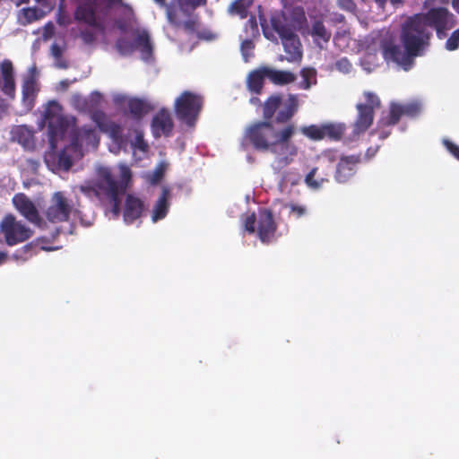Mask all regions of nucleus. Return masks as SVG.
Here are the masks:
<instances>
[{
  "instance_id": "obj_9",
  "label": "nucleus",
  "mask_w": 459,
  "mask_h": 459,
  "mask_svg": "<svg viewBox=\"0 0 459 459\" xmlns=\"http://www.w3.org/2000/svg\"><path fill=\"white\" fill-rule=\"evenodd\" d=\"M203 100L190 91H184L175 102V113L178 120L194 126L202 109Z\"/></svg>"
},
{
  "instance_id": "obj_42",
  "label": "nucleus",
  "mask_w": 459,
  "mask_h": 459,
  "mask_svg": "<svg viewBox=\"0 0 459 459\" xmlns=\"http://www.w3.org/2000/svg\"><path fill=\"white\" fill-rule=\"evenodd\" d=\"M364 96L366 99V103H362L363 105L371 106L373 110L375 109V108H377L379 106L380 100L375 93L370 91H365Z\"/></svg>"
},
{
  "instance_id": "obj_11",
  "label": "nucleus",
  "mask_w": 459,
  "mask_h": 459,
  "mask_svg": "<svg viewBox=\"0 0 459 459\" xmlns=\"http://www.w3.org/2000/svg\"><path fill=\"white\" fill-rule=\"evenodd\" d=\"M295 80L296 75L289 71L260 66L248 74L247 82L248 86H262L266 81L274 84H290Z\"/></svg>"
},
{
  "instance_id": "obj_24",
  "label": "nucleus",
  "mask_w": 459,
  "mask_h": 459,
  "mask_svg": "<svg viewBox=\"0 0 459 459\" xmlns=\"http://www.w3.org/2000/svg\"><path fill=\"white\" fill-rule=\"evenodd\" d=\"M12 137L25 149L33 150L35 148L34 131L25 125L14 126L12 129Z\"/></svg>"
},
{
  "instance_id": "obj_20",
  "label": "nucleus",
  "mask_w": 459,
  "mask_h": 459,
  "mask_svg": "<svg viewBox=\"0 0 459 459\" xmlns=\"http://www.w3.org/2000/svg\"><path fill=\"white\" fill-rule=\"evenodd\" d=\"M13 203L20 213L28 221L40 226L42 219L34 204L24 194L15 195Z\"/></svg>"
},
{
  "instance_id": "obj_22",
  "label": "nucleus",
  "mask_w": 459,
  "mask_h": 459,
  "mask_svg": "<svg viewBox=\"0 0 459 459\" xmlns=\"http://www.w3.org/2000/svg\"><path fill=\"white\" fill-rule=\"evenodd\" d=\"M358 116L352 125V134L358 136L365 133L373 124L374 111L371 106L357 104Z\"/></svg>"
},
{
  "instance_id": "obj_27",
  "label": "nucleus",
  "mask_w": 459,
  "mask_h": 459,
  "mask_svg": "<svg viewBox=\"0 0 459 459\" xmlns=\"http://www.w3.org/2000/svg\"><path fill=\"white\" fill-rule=\"evenodd\" d=\"M311 36L314 38L315 43L323 48L324 45L326 44L331 39V32L326 30L325 25L320 21H316L310 30Z\"/></svg>"
},
{
  "instance_id": "obj_46",
  "label": "nucleus",
  "mask_w": 459,
  "mask_h": 459,
  "mask_svg": "<svg viewBox=\"0 0 459 459\" xmlns=\"http://www.w3.org/2000/svg\"><path fill=\"white\" fill-rule=\"evenodd\" d=\"M443 144L446 148V150L456 159L459 160V146L449 140H444Z\"/></svg>"
},
{
  "instance_id": "obj_28",
  "label": "nucleus",
  "mask_w": 459,
  "mask_h": 459,
  "mask_svg": "<svg viewBox=\"0 0 459 459\" xmlns=\"http://www.w3.org/2000/svg\"><path fill=\"white\" fill-rule=\"evenodd\" d=\"M0 86H15V72L9 59L0 63Z\"/></svg>"
},
{
  "instance_id": "obj_26",
  "label": "nucleus",
  "mask_w": 459,
  "mask_h": 459,
  "mask_svg": "<svg viewBox=\"0 0 459 459\" xmlns=\"http://www.w3.org/2000/svg\"><path fill=\"white\" fill-rule=\"evenodd\" d=\"M170 195L169 189L167 187H163L161 191V195L157 200L153 210H152V220L153 222H156L160 220H162L166 217L168 212H169V198Z\"/></svg>"
},
{
  "instance_id": "obj_12",
  "label": "nucleus",
  "mask_w": 459,
  "mask_h": 459,
  "mask_svg": "<svg viewBox=\"0 0 459 459\" xmlns=\"http://www.w3.org/2000/svg\"><path fill=\"white\" fill-rule=\"evenodd\" d=\"M72 212L79 213V211L74 207V204L64 194V192H55L50 199V204L45 212L46 218L53 223L68 221Z\"/></svg>"
},
{
  "instance_id": "obj_58",
  "label": "nucleus",
  "mask_w": 459,
  "mask_h": 459,
  "mask_svg": "<svg viewBox=\"0 0 459 459\" xmlns=\"http://www.w3.org/2000/svg\"><path fill=\"white\" fill-rule=\"evenodd\" d=\"M156 4H160V6L162 7H166L169 5V4H166V0H153Z\"/></svg>"
},
{
  "instance_id": "obj_47",
  "label": "nucleus",
  "mask_w": 459,
  "mask_h": 459,
  "mask_svg": "<svg viewBox=\"0 0 459 459\" xmlns=\"http://www.w3.org/2000/svg\"><path fill=\"white\" fill-rule=\"evenodd\" d=\"M337 4L342 10L352 12L355 10V4L353 0H337Z\"/></svg>"
},
{
  "instance_id": "obj_48",
  "label": "nucleus",
  "mask_w": 459,
  "mask_h": 459,
  "mask_svg": "<svg viewBox=\"0 0 459 459\" xmlns=\"http://www.w3.org/2000/svg\"><path fill=\"white\" fill-rule=\"evenodd\" d=\"M379 150V145L370 146L367 149L364 156H362V161H368L376 156Z\"/></svg>"
},
{
  "instance_id": "obj_21",
  "label": "nucleus",
  "mask_w": 459,
  "mask_h": 459,
  "mask_svg": "<svg viewBox=\"0 0 459 459\" xmlns=\"http://www.w3.org/2000/svg\"><path fill=\"white\" fill-rule=\"evenodd\" d=\"M173 120L167 109H160L152 120V131L155 138L169 136L173 130Z\"/></svg>"
},
{
  "instance_id": "obj_17",
  "label": "nucleus",
  "mask_w": 459,
  "mask_h": 459,
  "mask_svg": "<svg viewBox=\"0 0 459 459\" xmlns=\"http://www.w3.org/2000/svg\"><path fill=\"white\" fill-rule=\"evenodd\" d=\"M362 162L361 153L342 155L336 164L334 178L338 183H347L357 173V167Z\"/></svg>"
},
{
  "instance_id": "obj_60",
  "label": "nucleus",
  "mask_w": 459,
  "mask_h": 459,
  "mask_svg": "<svg viewBox=\"0 0 459 459\" xmlns=\"http://www.w3.org/2000/svg\"><path fill=\"white\" fill-rule=\"evenodd\" d=\"M453 5L459 13V0H453Z\"/></svg>"
},
{
  "instance_id": "obj_2",
  "label": "nucleus",
  "mask_w": 459,
  "mask_h": 459,
  "mask_svg": "<svg viewBox=\"0 0 459 459\" xmlns=\"http://www.w3.org/2000/svg\"><path fill=\"white\" fill-rule=\"evenodd\" d=\"M72 120L63 114V108L56 101L52 100L48 103L42 114V118L39 126L42 129L45 126L48 127V138L51 153L45 157L46 162L51 160L55 162L57 169L68 171L73 166V160L69 152L74 150L71 148V143L63 149L60 152L55 153L57 143L61 140L72 125Z\"/></svg>"
},
{
  "instance_id": "obj_37",
  "label": "nucleus",
  "mask_w": 459,
  "mask_h": 459,
  "mask_svg": "<svg viewBox=\"0 0 459 459\" xmlns=\"http://www.w3.org/2000/svg\"><path fill=\"white\" fill-rule=\"evenodd\" d=\"M459 47V28L455 30L446 42V48L454 51Z\"/></svg>"
},
{
  "instance_id": "obj_38",
  "label": "nucleus",
  "mask_w": 459,
  "mask_h": 459,
  "mask_svg": "<svg viewBox=\"0 0 459 459\" xmlns=\"http://www.w3.org/2000/svg\"><path fill=\"white\" fill-rule=\"evenodd\" d=\"M290 209V213L294 215L296 218H301L307 212V209L304 205L290 203L285 205Z\"/></svg>"
},
{
  "instance_id": "obj_7",
  "label": "nucleus",
  "mask_w": 459,
  "mask_h": 459,
  "mask_svg": "<svg viewBox=\"0 0 459 459\" xmlns=\"http://www.w3.org/2000/svg\"><path fill=\"white\" fill-rule=\"evenodd\" d=\"M421 112V105L417 101L400 103L391 102L386 116L382 117L377 125L380 140L386 139L391 134L389 127L397 125L403 117L415 118Z\"/></svg>"
},
{
  "instance_id": "obj_40",
  "label": "nucleus",
  "mask_w": 459,
  "mask_h": 459,
  "mask_svg": "<svg viewBox=\"0 0 459 459\" xmlns=\"http://www.w3.org/2000/svg\"><path fill=\"white\" fill-rule=\"evenodd\" d=\"M133 147L142 152H146L148 150V144L144 141L143 134L142 132H136L135 139L133 143Z\"/></svg>"
},
{
  "instance_id": "obj_53",
  "label": "nucleus",
  "mask_w": 459,
  "mask_h": 459,
  "mask_svg": "<svg viewBox=\"0 0 459 459\" xmlns=\"http://www.w3.org/2000/svg\"><path fill=\"white\" fill-rule=\"evenodd\" d=\"M53 29H54L53 25L46 26V28H45V30H46L45 37H50L51 34L53 33Z\"/></svg>"
},
{
  "instance_id": "obj_57",
  "label": "nucleus",
  "mask_w": 459,
  "mask_h": 459,
  "mask_svg": "<svg viewBox=\"0 0 459 459\" xmlns=\"http://www.w3.org/2000/svg\"><path fill=\"white\" fill-rule=\"evenodd\" d=\"M250 102L254 105H261V100L257 97H252Z\"/></svg>"
},
{
  "instance_id": "obj_32",
  "label": "nucleus",
  "mask_w": 459,
  "mask_h": 459,
  "mask_svg": "<svg viewBox=\"0 0 459 459\" xmlns=\"http://www.w3.org/2000/svg\"><path fill=\"white\" fill-rule=\"evenodd\" d=\"M127 107L132 116L137 119L142 118L150 110L149 105L139 99H131Z\"/></svg>"
},
{
  "instance_id": "obj_23",
  "label": "nucleus",
  "mask_w": 459,
  "mask_h": 459,
  "mask_svg": "<svg viewBox=\"0 0 459 459\" xmlns=\"http://www.w3.org/2000/svg\"><path fill=\"white\" fill-rule=\"evenodd\" d=\"M144 204L140 198L127 195L123 214L125 222L126 224L133 223L142 216Z\"/></svg>"
},
{
  "instance_id": "obj_45",
  "label": "nucleus",
  "mask_w": 459,
  "mask_h": 459,
  "mask_svg": "<svg viewBox=\"0 0 459 459\" xmlns=\"http://www.w3.org/2000/svg\"><path fill=\"white\" fill-rule=\"evenodd\" d=\"M37 70L36 67L32 66L28 70V74L24 78L23 86H32L36 83Z\"/></svg>"
},
{
  "instance_id": "obj_50",
  "label": "nucleus",
  "mask_w": 459,
  "mask_h": 459,
  "mask_svg": "<svg viewBox=\"0 0 459 459\" xmlns=\"http://www.w3.org/2000/svg\"><path fill=\"white\" fill-rule=\"evenodd\" d=\"M164 171L165 169L162 165L158 167L153 172L152 182L154 184L160 182L164 176Z\"/></svg>"
},
{
  "instance_id": "obj_8",
  "label": "nucleus",
  "mask_w": 459,
  "mask_h": 459,
  "mask_svg": "<svg viewBox=\"0 0 459 459\" xmlns=\"http://www.w3.org/2000/svg\"><path fill=\"white\" fill-rule=\"evenodd\" d=\"M423 16L416 14L409 18L403 26L402 41L406 48L419 52L424 50L431 35V30L423 22Z\"/></svg>"
},
{
  "instance_id": "obj_5",
  "label": "nucleus",
  "mask_w": 459,
  "mask_h": 459,
  "mask_svg": "<svg viewBox=\"0 0 459 459\" xmlns=\"http://www.w3.org/2000/svg\"><path fill=\"white\" fill-rule=\"evenodd\" d=\"M264 35L266 39L276 41L275 33L281 40L284 51L288 55V61H299L302 57V47L294 29L287 22L284 13H276L271 18V27L263 26Z\"/></svg>"
},
{
  "instance_id": "obj_49",
  "label": "nucleus",
  "mask_w": 459,
  "mask_h": 459,
  "mask_svg": "<svg viewBox=\"0 0 459 459\" xmlns=\"http://www.w3.org/2000/svg\"><path fill=\"white\" fill-rule=\"evenodd\" d=\"M43 242H45L44 238H38L35 241V243H30V244L24 246L23 248L27 250V249H30L33 247H39V248L40 250L50 251V250H54L55 249L54 247L40 246V244L43 243Z\"/></svg>"
},
{
  "instance_id": "obj_29",
  "label": "nucleus",
  "mask_w": 459,
  "mask_h": 459,
  "mask_svg": "<svg viewBox=\"0 0 459 459\" xmlns=\"http://www.w3.org/2000/svg\"><path fill=\"white\" fill-rule=\"evenodd\" d=\"M49 11L42 6L40 8H24L21 10L18 20L21 24L26 25L42 18Z\"/></svg>"
},
{
  "instance_id": "obj_51",
  "label": "nucleus",
  "mask_w": 459,
  "mask_h": 459,
  "mask_svg": "<svg viewBox=\"0 0 459 459\" xmlns=\"http://www.w3.org/2000/svg\"><path fill=\"white\" fill-rule=\"evenodd\" d=\"M38 4L46 8L47 10H51L54 4H56V0H34Z\"/></svg>"
},
{
  "instance_id": "obj_61",
  "label": "nucleus",
  "mask_w": 459,
  "mask_h": 459,
  "mask_svg": "<svg viewBox=\"0 0 459 459\" xmlns=\"http://www.w3.org/2000/svg\"><path fill=\"white\" fill-rule=\"evenodd\" d=\"M58 22L61 24V25H66L68 23V22L65 19V18H62L60 17L58 19Z\"/></svg>"
},
{
  "instance_id": "obj_18",
  "label": "nucleus",
  "mask_w": 459,
  "mask_h": 459,
  "mask_svg": "<svg viewBox=\"0 0 459 459\" xmlns=\"http://www.w3.org/2000/svg\"><path fill=\"white\" fill-rule=\"evenodd\" d=\"M277 230V223L273 214L269 209H261L257 220V236L261 242L268 244L274 238Z\"/></svg>"
},
{
  "instance_id": "obj_59",
  "label": "nucleus",
  "mask_w": 459,
  "mask_h": 459,
  "mask_svg": "<svg viewBox=\"0 0 459 459\" xmlns=\"http://www.w3.org/2000/svg\"><path fill=\"white\" fill-rule=\"evenodd\" d=\"M387 0H375L380 8H384Z\"/></svg>"
},
{
  "instance_id": "obj_33",
  "label": "nucleus",
  "mask_w": 459,
  "mask_h": 459,
  "mask_svg": "<svg viewBox=\"0 0 459 459\" xmlns=\"http://www.w3.org/2000/svg\"><path fill=\"white\" fill-rule=\"evenodd\" d=\"M38 90L39 88H22V104L26 112L33 108Z\"/></svg>"
},
{
  "instance_id": "obj_63",
  "label": "nucleus",
  "mask_w": 459,
  "mask_h": 459,
  "mask_svg": "<svg viewBox=\"0 0 459 459\" xmlns=\"http://www.w3.org/2000/svg\"><path fill=\"white\" fill-rule=\"evenodd\" d=\"M391 3L394 4V6H397L402 3V0H391Z\"/></svg>"
},
{
  "instance_id": "obj_36",
  "label": "nucleus",
  "mask_w": 459,
  "mask_h": 459,
  "mask_svg": "<svg viewBox=\"0 0 459 459\" xmlns=\"http://www.w3.org/2000/svg\"><path fill=\"white\" fill-rule=\"evenodd\" d=\"M317 168H313L306 176L305 182L306 184L313 189H317L321 186L323 179L321 181L316 180L314 178L316 174Z\"/></svg>"
},
{
  "instance_id": "obj_34",
  "label": "nucleus",
  "mask_w": 459,
  "mask_h": 459,
  "mask_svg": "<svg viewBox=\"0 0 459 459\" xmlns=\"http://www.w3.org/2000/svg\"><path fill=\"white\" fill-rule=\"evenodd\" d=\"M297 101L294 98H290V104L282 110H280L276 116V121L278 123L288 122L294 115L297 109Z\"/></svg>"
},
{
  "instance_id": "obj_16",
  "label": "nucleus",
  "mask_w": 459,
  "mask_h": 459,
  "mask_svg": "<svg viewBox=\"0 0 459 459\" xmlns=\"http://www.w3.org/2000/svg\"><path fill=\"white\" fill-rule=\"evenodd\" d=\"M411 48L397 46L392 43L385 44L383 46V56L386 61H393L397 65L403 67L404 70L411 68L415 56H420Z\"/></svg>"
},
{
  "instance_id": "obj_62",
  "label": "nucleus",
  "mask_w": 459,
  "mask_h": 459,
  "mask_svg": "<svg viewBox=\"0 0 459 459\" xmlns=\"http://www.w3.org/2000/svg\"><path fill=\"white\" fill-rule=\"evenodd\" d=\"M296 13L300 16V18H304V13L301 9H297Z\"/></svg>"
},
{
  "instance_id": "obj_13",
  "label": "nucleus",
  "mask_w": 459,
  "mask_h": 459,
  "mask_svg": "<svg viewBox=\"0 0 459 459\" xmlns=\"http://www.w3.org/2000/svg\"><path fill=\"white\" fill-rule=\"evenodd\" d=\"M123 4L122 0H81L75 12V18L91 26H100L97 10L101 5L111 8Z\"/></svg>"
},
{
  "instance_id": "obj_19",
  "label": "nucleus",
  "mask_w": 459,
  "mask_h": 459,
  "mask_svg": "<svg viewBox=\"0 0 459 459\" xmlns=\"http://www.w3.org/2000/svg\"><path fill=\"white\" fill-rule=\"evenodd\" d=\"M100 138L95 129L88 126H83L77 129L71 141V148L74 150L75 153L82 155V149L85 146L86 148L96 149L99 145Z\"/></svg>"
},
{
  "instance_id": "obj_41",
  "label": "nucleus",
  "mask_w": 459,
  "mask_h": 459,
  "mask_svg": "<svg viewBox=\"0 0 459 459\" xmlns=\"http://www.w3.org/2000/svg\"><path fill=\"white\" fill-rule=\"evenodd\" d=\"M255 223H256V216L255 212H252L250 215L247 216L244 221L245 230L253 234L255 232Z\"/></svg>"
},
{
  "instance_id": "obj_15",
  "label": "nucleus",
  "mask_w": 459,
  "mask_h": 459,
  "mask_svg": "<svg viewBox=\"0 0 459 459\" xmlns=\"http://www.w3.org/2000/svg\"><path fill=\"white\" fill-rule=\"evenodd\" d=\"M346 126L343 123H325L321 126L311 125L302 128V133L308 138L319 141L328 138L331 141H340L344 135Z\"/></svg>"
},
{
  "instance_id": "obj_1",
  "label": "nucleus",
  "mask_w": 459,
  "mask_h": 459,
  "mask_svg": "<svg viewBox=\"0 0 459 459\" xmlns=\"http://www.w3.org/2000/svg\"><path fill=\"white\" fill-rule=\"evenodd\" d=\"M295 133L293 124L277 131L271 121H257L246 128L243 142L248 143L258 152L274 154L275 167L281 169L290 165L298 154V147L290 143Z\"/></svg>"
},
{
  "instance_id": "obj_39",
  "label": "nucleus",
  "mask_w": 459,
  "mask_h": 459,
  "mask_svg": "<svg viewBox=\"0 0 459 459\" xmlns=\"http://www.w3.org/2000/svg\"><path fill=\"white\" fill-rule=\"evenodd\" d=\"M51 53L55 57V65L58 68H65V63L61 59L62 48L59 46L54 44L51 47Z\"/></svg>"
},
{
  "instance_id": "obj_56",
  "label": "nucleus",
  "mask_w": 459,
  "mask_h": 459,
  "mask_svg": "<svg viewBox=\"0 0 459 459\" xmlns=\"http://www.w3.org/2000/svg\"><path fill=\"white\" fill-rule=\"evenodd\" d=\"M263 88H249V90L252 91L253 94L259 95L261 93Z\"/></svg>"
},
{
  "instance_id": "obj_25",
  "label": "nucleus",
  "mask_w": 459,
  "mask_h": 459,
  "mask_svg": "<svg viewBox=\"0 0 459 459\" xmlns=\"http://www.w3.org/2000/svg\"><path fill=\"white\" fill-rule=\"evenodd\" d=\"M91 119L101 132L109 133L115 138L120 132V126L112 122L103 111L95 110L92 112Z\"/></svg>"
},
{
  "instance_id": "obj_35",
  "label": "nucleus",
  "mask_w": 459,
  "mask_h": 459,
  "mask_svg": "<svg viewBox=\"0 0 459 459\" xmlns=\"http://www.w3.org/2000/svg\"><path fill=\"white\" fill-rule=\"evenodd\" d=\"M301 75L306 86H312L316 83V71L314 68H304Z\"/></svg>"
},
{
  "instance_id": "obj_55",
  "label": "nucleus",
  "mask_w": 459,
  "mask_h": 459,
  "mask_svg": "<svg viewBox=\"0 0 459 459\" xmlns=\"http://www.w3.org/2000/svg\"><path fill=\"white\" fill-rule=\"evenodd\" d=\"M5 94L11 95L14 93L15 88L10 87V88H2Z\"/></svg>"
},
{
  "instance_id": "obj_4",
  "label": "nucleus",
  "mask_w": 459,
  "mask_h": 459,
  "mask_svg": "<svg viewBox=\"0 0 459 459\" xmlns=\"http://www.w3.org/2000/svg\"><path fill=\"white\" fill-rule=\"evenodd\" d=\"M116 26L121 32L125 34L132 33L134 36L133 43L128 42L124 38L117 40V49L121 55H130L136 49L140 51L143 60L148 61L152 57L153 46L150 34L145 29L137 26L133 11L129 7L125 9L124 17L116 22Z\"/></svg>"
},
{
  "instance_id": "obj_10",
  "label": "nucleus",
  "mask_w": 459,
  "mask_h": 459,
  "mask_svg": "<svg viewBox=\"0 0 459 459\" xmlns=\"http://www.w3.org/2000/svg\"><path fill=\"white\" fill-rule=\"evenodd\" d=\"M33 231L13 214H6L0 222V235L7 246L13 247L28 240Z\"/></svg>"
},
{
  "instance_id": "obj_6",
  "label": "nucleus",
  "mask_w": 459,
  "mask_h": 459,
  "mask_svg": "<svg viewBox=\"0 0 459 459\" xmlns=\"http://www.w3.org/2000/svg\"><path fill=\"white\" fill-rule=\"evenodd\" d=\"M205 3L206 0H170L167 6L168 21L177 28L192 30L196 22L194 11Z\"/></svg>"
},
{
  "instance_id": "obj_14",
  "label": "nucleus",
  "mask_w": 459,
  "mask_h": 459,
  "mask_svg": "<svg viewBox=\"0 0 459 459\" xmlns=\"http://www.w3.org/2000/svg\"><path fill=\"white\" fill-rule=\"evenodd\" d=\"M420 14L425 26L429 30L434 28L439 38H443L445 31L455 25L454 15L444 7L432 8L426 14Z\"/></svg>"
},
{
  "instance_id": "obj_3",
  "label": "nucleus",
  "mask_w": 459,
  "mask_h": 459,
  "mask_svg": "<svg viewBox=\"0 0 459 459\" xmlns=\"http://www.w3.org/2000/svg\"><path fill=\"white\" fill-rule=\"evenodd\" d=\"M119 169L120 179H117L111 168L100 166L97 169L96 178L93 181L79 186L80 191L86 196L96 197L100 202H108L116 216L120 213V195L131 179V170L127 166L121 165Z\"/></svg>"
},
{
  "instance_id": "obj_54",
  "label": "nucleus",
  "mask_w": 459,
  "mask_h": 459,
  "mask_svg": "<svg viewBox=\"0 0 459 459\" xmlns=\"http://www.w3.org/2000/svg\"><path fill=\"white\" fill-rule=\"evenodd\" d=\"M7 260V254L0 251V264H4Z\"/></svg>"
},
{
  "instance_id": "obj_64",
  "label": "nucleus",
  "mask_w": 459,
  "mask_h": 459,
  "mask_svg": "<svg viewBox=\"0 0 459 459\" xmlns=\"http://www.w3.org/2000/svg\"><path fill=\"white\" fill-rule=\"evenodd\" d=\"M74 82H66V81H64V82H61V85L62 87H65V86H68L69 83H73Z\"/></svg>"
},
{
  "instance_id": "obj_30",
  "label": "nucleus",
  "mask_w": 459,
  "mask_h": 459,
  "mask_svg": "<svg viewBox=\"0 0 459 459\" xmlns=\"http://www.w3.org/2000/svg\"><path fill=\"white\" fill-rule=\"evenodd\" d=\"M282 99L280 95H272L263 105L264 121H271L277 109L281 104Z\"/></svg>"
},
{
  "instance_id": "obj_43",
  "label": "nucleus",
  "mask_w": 459,
  "mask_h": 459,
  "mask_svg": "<svg viewBox=\"0 0 459 459\" xmlns=\"http://www.w3.org/2000/svg\"><path fill=\"white\" fill-rule=\"evenodd\" d=\"M335 67L343 74H349L351 71V64L346 57L339 59L335 63Z\"/></svg>"
},
{
  "instance_id": "obj_31",
  "label": "nucleus",
  "mask_w": 459,
  "mask_h": 459,
  "mask_svg": "<svg viewBox=\"0 0 459 459\" xmlns=\"http://www.w3.org/2000/svg\"><path fill=\"white\" fill-rule=\"evenodd\" d=\"M254 0H235L228 8V12L231 15H238L241 19L247 18L248 9L252 5Z\"/></svg>"
},
{
  "instance_id": "obj_52",
  "label": "nucleus",
  "mask_w": 459,
  "mask_h": 459,
  "mask_svg": "<svg viewBox=\"0 0 459 459\" xmlns=\"http://www.w3.org/2000/svg\"><path fill=\"white\" fill-rule=\"evenodd\" d=\"M6 111H7V106L4 102V100L0 99V118L3 117V116L6 113Z\"/></svg>"
},
{
  "instance_id": "obj_44",
  "label": "nucleus",
  "mask_w": 459,
  "mask_h": 459,
  "mask_svg": "<svg viewBox=\"0 0 459 459\" xmlns=\"http://www.w3.org/2000/svg\"><path fill=\"white\" fill-rule=\"evenodd\" d=\"M254 48V43L249 40L246 39L241 44V52L245 58V61H247L248 58L252 56V50Z\"/></svg>"
}]
</instances>
